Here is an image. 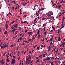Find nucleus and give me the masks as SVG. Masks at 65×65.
I'll return each mask as SVG.
<instances>
[{"mask_svg": "<svg viewBox=\"0 0 65 65\" xmlns=\"http://www.w3.org/2000/svg\"><path fill=\"white\" fill-rule=\"evenodd\" d=\"M12 62L11 63V65H14V63H15V60L14 58H13L12 59Z\"/></svg>", "mask_w": 65, "mask_h": 65, "instance_id": "f257e3e1", "label": "nucleus"}, {"mask_svg": "<svg viewBox=\"0 0 65 65\" xmlns=\"http://www.w3.org/2000/svg\"><path fill=\"white\" fill-rule=\"evenodd\" d=\"M29 61H30H30H31V60L30 59V60H29V58H28L26 60V64H27V63H28Z\"/></svg>", "mask_w": 65, "mask_h": 65, "instance_id": "f03ea898", "label": "nucleus"}, {"mask_svg": "<svg viewBox=\"0 0 65 65\" xmlns=\"http://www.w3.org/2000/svg\"><path fill=\"white\" fill-rule=\"evenodd\" d=\"M18 25V24H16L15 25H13V26H14L15 27V28H17V26Z\"/></svg>", "mask_w": 65, "mask_h": 65, "instance_id": "7ed1b4c3", "label": "nucleus"}, {"mask_svg": "<svg viewBox=\"0 0 65 65\" xmlns=\"http://www.w3.org/2000/svg\"><path fill=\"white\" fill-rule=\"evenodd\" d=\"M47 54V53H45V54H44L43 55V58H44L45 57V55H46V54Z\"/></svg>", "mask_w": 65, "mask_h": 65, "instance_id": "20e7f679", "label": "nucleus"}, {"mask_svg": "<svg viewBox=\"0 0 65 65\" xmlns=\"http://www.w3.org/2000/svg\"><path fill=\"white\" fill-rule=\"evenodd\" d=\"M6 61L8 63L10 62V60H9L8 59V58L6 59Z\"/></svg>", "mask_w": 65, "mask_h": 65, "instance_id": "39448f33", "label": "nucleus"}, {"mask_svg": "<svg viewBox=\"0 0 65 65\" xmlns=\"http://www.w3.org/2000/svg\"><path fill=\"white\" fill-rule=\"evenodd\" d=\"M32 32H29L28 33V34H29V36H30L31 35V34H32Z\"/></svg>", "mask_w": 65, "mask_h": 65, "instance_id": "423d86ee", "label": "nucleus"}, {"mask_svg": "<svg viewBox=\"0 0 65 65\" xmlns=\"http://www.w3.org/2000/svg\"><path fill=\"white\" fill-rule=\"evenodd\" d=\"M46 59V61H47V60H50V57H47Z\"/></svg>", "mask_w": 65, "mask_h": 65, "instance_id": "0eeeda50", "label": "nucleus"}, {"mask_svg": "<svg viewBox=\"0 0 65 65\" xmlns=\"http://www.w3.org/2000/svg\"><path fill=\"white\" fill-rule=\"evenodd\" d=\"M51 50V46H50L48 48V51H50Z\"/></svg>", "mask_w": 65, "mask_h": 65, "instance_id": "6e6552de", "label": "nucleus"}, {"mask_svg": "<svg viewBox=\"0 0 65 65\" xmlns=\"http://www.w3.org/2000/svg\"><path fill=\"white\" fill-rule=\"evenodd\" d=\"M5 63V62H1V63L3 65H4Z\"/></svg>", "mask_w": 65, "mask_h": 65, "instance_id": "1a4fd4ad", "label": "nucleus"}, {"mask_svg": "<svg viewBox=\"0 0 65 65\" xmlns=\"http://www.w3.org/2000/svg\"><path fill=\"white\" fill-rule=\"evenodd\" d=\"M63 25H63L61 27L60 29H62V28H64V26H65V25L64 24Z\"/></svg>", "mask_w": 65, "mask_h": 65, "instance_id": "9d476101", "label": "nucleus"}, {"mask_svg": "<svg viewBox=\"0 0 65 65\" xmlns=\"http://www.w3.org/2000/svg\"><path fill=\"white\" fill-rule=\"evenodd\" d=\"M40 34H39L38 35V36L37 37L38 38H40Z\"/></svg>", "mask_w": 65, "mask_h": 65, "instance_id": "9b49d317", "label": "nucleus"}, {"mask_svg": "<svg viewBox=\"0 0 65 65\" xmlns=\"http://www.w3.org/2000/svg\"><path fill=\"white\" fill-rule=\"evenodd\" d=\"M39 32H40V31H39L38 30V31L37 32V34H39Z\"/></svg>", "mask_w": 65, "mask_h": 65, "instance_id": "f8f14e48", "label": "nucleus"}, {"mask_svg": "<svg viewBox=\"0 0 65 65\" xmlns=\"http://www.w3.org/2000/svg\"><path fill=\"white\" fill-rule=\"evenodd\" d=\"M58 33L59 34H60V30L59 29L58 30Z\"/></svg>", "mask_w": 65, "mask_h": 65, "instance_id": "ddd939ff", "label": "nucleus"}, {"mask_svg": "<svg viewBox=\"0 0 65 65\" xmlns=\"http://www.w3.org/2000/svg\"><path fill=\"white\" fill-rule=\"evenodd\" d=\"M7 46H8V45L6 44H5V47H7Z\"/></svg>", "mask_w": 65, "mask_h": 65, "instance_id": "4468645a", "label": "nucleus"}, {"mask_svg": "<svg viewBox=\"0 0 65 65\" xmlns=\"http://www.w3.org/2000/svg\"><path fill=\"white\" fill-rule=\"evenodd\" d=\"M41 10H44V8H41Z\"/></svg>", "mask_w": 65, "mask_h": 65, "instance_id": "2eb2a0df", "label": "nucleus"}, {"mask_svg": "<svg viewBox=\"0 0 65 65\" xmlns=\"http://www.w3.org/2000/svg\"><path fill=\"white\" fill-rule=\"evenodd\" d=\"M7 33V31H6L4 33V34H6Z\"/></svg>", "mask_w": 65, "mask_h": 65, "instance_id": "dca6fc26", "label": "nucleus"}, {"mask_svg": "<svg viewBox=\"0 0 65 65\" xmlns=\"http://www.w3.org/2000/svg\"><path fill=\"white\" fill-rule=\"evenodd\" d=\"M55 59H56V60H59V58H58L57 57H56L55 58Z\"/></svg>", "mask_w": 65, "mask_h": 65, "instance_id": "f3484780", "label": "nucleus"}, {"mask_svg": "<svg viewBox=\"0 0 65 65\" xmlns=\"http://www.w3.org/2000/svg\"><path fill=\"white\" fill-rule=\"evenodd\" d=\"M11 28H12V29H14V27L13 26L11 27Z\"/></svg>", "mask_w": 65, "mask_h": 65, "instance_id": "a211bd4d", "label": "nucleus"}, {"mask_svg": "<svg viewBox=\"0 0 65 65\" xmlns=\"http://www.w3.org/2000/svg\"><path fill=\"white\" fill-rule=\"evenodd\" d=\"M37 46V45H35V46H34V48H35V47H36Z\"/></svg>", "mask_w": 65, "mask_h": 65, "instance_id": "6ab92c4d", "label": "nucleus"}, {"mask_svg": "<svg viewBox=\"0 0 65 65\" xmlns=\"http://www.w3.org/2000/svg\"><path fill=\"white\" fill-rule=\"evenodd\" d=\"M14 22H15V21H13L11 23V24H13V23H14Z\"/></svg>", "mask_w": 65, "mask_h": 65, "instance_id": "aec40b11", "label": "nucleus"}, {"mask_svg": "<svg viewBox=\"0 0 65 65\" xmlns=\"http://www.w3.org/2000/svg\"><path fill=\"white\" fill-rule=\"evenodd\" d=\"M3 60L2 59L1 60H0V63H1L2 62V61H3Z\"/></svg>", "mask_w": 65, "mask_h": 65, "instance_id": "412c9836", "label": "nucleus"}, {"mask_svg": "<svg viewBox=\"0 0 65 65\" xmlns=\"http://www.w3.org/2000/svg\"><path fill=\"white\" fill-rule=\"evenodd\" d=\"M51 65H53V62H51Z\"/></svg>", "mask_w": 65, "mask_h": 65, "instance_id": "4be33fe9", "label": "nucleus"}, {"mask_svg": "<svg viewBox=\"0 0 65 65\" xmlns=\"http://www.w3.org/2000/svg\"><path fill=\"white\" fill-rule=\"evenodd\" d=\"M58 41H60V37H58Z\"/></svg>", "mask_w": 65, "mask_h": 65, "instance_id": "5701e85b", "label": "nucleus"}, {"mask_svg": "<svg viewBox=\"0 0 65 65\" xmlns=\"http://www.w3.org/2000/svg\"><path fill=\"white\" fill-rule=\"evenodd\" d=\"M18 32V31H17L15 32V35H16V34H17V32Z\"/></svg>", "mask_w": 65, "mask_h": 65, "instance_id": "b1692460", "label": "nucleus"}, {"mask_svg": "<svg viewBox=\"0 0 65 65\" xmlns=\"http://www.w3.org/2000/svg\"><path fill=\"white\" fill-rule=\"evenodd\" d=\"M42 20H44V19H45V18H44V17H43V18L42 17Z\"/></svg>", "mask_w": 65, "mask_h": 65, "instance_id": "393cba45", "label": "nucleus"}, {"mask_svg": "<svg viewBox=\"0 0 65 65\" xmlns=\"http://www.w3.org/2000/svg\"><path fill=\"white\" fill-rule=\"evenodd\" d=\"M6 28H8V25H7V26H6Z\"/></svg>", "mask_w": 65, "mask_h": 65, "instance_id": "a878e982", "label": "nucleus"}, {"mask_svg": "<svg viewBox=\"0 0 65 65\" xmlns=\"http://www.w3.org/2000/svg\"><path fill=\"white\" fill-rule=\"evenodd\" d=\"M21 4H22V5H24V6H25V5H26L24 4V3H22Z\"/></svg>", "mask_w": 65, "mask_h": 65, "instance_id": "bb28decb", "label": "nucleus"}, {"mask_svg": "<svg viewBox=\"0 0 65 65\" xmlns=\"http://www.w3.org/2000/svg\"><path fill=\"white\" fill-rule=\"evenodd\" d=\"M14 7H13L12 8V10H14Z\"/></svg>", "mask_w": 65, "mask_h": 65, "instance_id": "cd10ccee", "label": "nucleus"}, {"mask_svg": "<svg viewBox=\"0 0 65 65\" xmlns=\"http://www.w3.org/2000/svg\"><path fill=\"white\" fill-rule=\"evenodd\" d=\"M61 6L60 5H59V6H58V8H61Z\"/></svg>", "mask_w": 65, "mask_h": 65, "instance_id": "c85d7f7f", "label": "nucleus"}, {"mask_svg": "<svg viewBox=\"0 0 65 65\" xmlns=\"http://www.w3.org/2000/svg\"><path fill=\"white\" fill-rule=\"evenodd\" d=\"M58 55L59 56H61V54L60 53H58Z\"/></svg>", "mask_w": 65, "mask_h": 65, "instance_id": "c756f323", "label": "nucleus"}, {"mask_svg": "<svg viewBox=\"0 0 65 65\" xmlns=\"http://www.w3.org/2000/svg\"><path fill=\"white\" fill-rule=\"evenodd\" d=\"M33 60H32L31 62L30 63V64H33Z\"/></svg>", "mask_w": 65, "mask_h": 65, "instance_id": "7c9ffc66", "label": "nucleus"}, {"mask_svg": "<svg viewBox=\"0 0 65 65\" xmlns=\"http://www.w3.org/2000/svg\"><path fill=\"white\" fill-rule=\"evenodd\" d=\"M22 38H23L22 37H21L20 38H19V39L20 40H22Z\"/></svg>", "mask_w": 65, "mask_h": 65, "instance_id": "2f4dec72", "label": "nucleus"}, {"mask_svg": "<svg viewBox=\"0 0 65 65\" xmlns=\"http://www.w3.org/2000/svg\"><path fill=\"white\" fill-rule=\"evenodd\" d=\"M10 47H13V45H11Z\"/></svg>", "mask_w": 65, "mask_h": 65, "instance_id": "473e14b6", "label": "nucleus"}, {"mask_svg": "<svg viewBox=\"0 0 65 65\" xmlns=\"http://www.w3.org/2000/svg\"><path fill=\"white\" fill-rule=\"evenodd\" d=\"M15 29L14 28L13 30V32H15Z\"/></svg>", "mask_w": 65, "mask_h": 65, "instance_id": "72a5a7b5", "label": "nucleus"}, {"mask_svg": "<svg viewBox=\"0 0 65 65\" xmlns=\"http://www.w3.org/2000/svg\"><path fill=\"white\" fill-rule=\"evenodd\" d=\"M45 26V24H44L43 25V27H44V26Z\"/></svg>", "mask_w": 65, "mask_h": 65, "instance_id": "f704fd0d", "label": "nucleus"}, {"mask_svg": "<svg viewBox=\"0 0 65 65\" xmlns=\"http://www.w3.org/2000/svg\"><path fill=\"white\" fill-rule=\"evenodd\" d=\"M53 39V37L52 36V38L50 39L52 40V39Z\"/></svg>", "mask_w": 65, "mask_h": 65, "instance_id": "c9c22d12", "label": "nucleus"}, {"mask_svg": "<svg viewBox=\"0 0 65 65\" xmlns=\"http://www.w3.org/2000/svg\"><path fill=\"white\" fill-rule=\"evenodd\" d=\"M37 49L38 50H39V47H37Z\"/></svg>", "mask_w": 65, "mask_h": 65, "instance_id": "e433bc0d", "label": "nucleus"}, {"mask_svg": "<svg viewBox=\"0 0 65 65\" xmlns=\"http://www.w3.org/2000/svg\"><path fill=\"white\" fill-rule=\"evenodd\" d=\"M36 18L34 20V21L35 22L36 21Z\"/></svg>", "mask_w": 65, "mask_h": 65, "instance_id": "4c0bfd02", "label": "nucleus"}, {"mask_svg": "<svg viewBox=\"0 0 65 65\" xmlns=\"http://www.w3.org/2000/svg\"><path fill=\"white\" fill-rule=\"evenodd\" d=\"M63 65L65 64V61H64L63 62Z\"/></svg>", "mask_w": 65, "mask_h": 65, "instance_id": "58836bf2", "label": "nucleus"}, {"mask_svg": "<svg viewBox=\"0 0 65 65\" xmlns=\"http://www.w3.org/2000/svg\"><path fill=\"white\" fill-rule=\"evenodd\" d=\"M44 34L45 35H46V31L44 33Z\"/></svg>", "mask_w": 65, "mask_h": 65, "instance_id": "ea45409f", "label": "nucleus"}, {"mask_svg": "<svg viewBox=\"0 0 65 65\" xmlns=\"http://www.w3.org/2000/svg\"><path fill=\"white\" fill-rule=\"evenodd\" d=\"M62 44L63 45H65V44H64V42H63V43H62Z\"/></svg>", "mask_w": 65, "mask_h": 65, "instance_id": "a19ab883", "label": "nucleus"}, {"mask_svg": "<svg viewBox=\"0 0 65 65\" xmlns=\"http://www.w3.org/2000/svg\"><path fill=\"white\" fill-rule=\"evenodd\" d=\"M24 36H25V35L24 34L22 36V37H23Z\"/></svg>", "mask_w": 65, "mask_h": 65, "instance_id": "79ce46f5", "label": "nucleus"}, {"mask_svg": "<svg viewBox=\"0 0 65 65\" xmlns=\"http://www.w3.org/2000/svg\"><path fill=\"white\" fill-rule=\"evenodd\" d=\"M6 57H7V58H8L9 57V56H8L7 55H6Z\"/></svg>", "mask_w": 65, "mask_h": 65, "instance_id": "37998d69", "label": "nucleus"}, {"mask_svg": "<svg viewBox=\"0 0 65 65\" xmlns=\"http://www.w3.org/2000/svg\"><path fill=\"white\" fill-rule=\"evenodd\" d=\"M19 30H21V27H19Z\"/></svg>", "mask_w": 65, "mask_h": 65, "instance_id": "c03bdc74", "label": "nucleus"}, {"mask_svg": "<svg viewBox=\"0 0 65 65\" xmlns=\"http://www.w3.org/2000/svg\"><path fill=\"white\" fill-rule=\"evenodd\" d=\"M54 58H55L54 57H52V58H51V59L52 60H54Z\"/></svg>", "mask_w": 65, "mask_h": 65, "instance_id": "a18cd8bd", "label": "nucleus"}, {"mask_svg": "<svg viewBox=\"0 0 65 65\" xmlns=\"http://www.w3.org/2000/svg\"><path fill=\"white\" fill-rule=\"evenodd\" d=\"M9 14L10 15H12V14H11V13L10 12L9 13Z\"/></svg>", "mask_w": 65, "mask_h": 65, "instance_id": "49530a36", "label": "nucleus"}, {"mask_svg": "<svg viewBox=\"0 0 65 65\" xmlns=\"http://www.w3.org/2000/svg\"><path fill=\"white\" fill-rule=\"evenodd\" d=\"M31 58V55H30L29 56V59H30Z\"/></svg>", "mask_w": 65, "mask_h": 65, "instance_id": "de8ad7c7", "label": "nucleus"}, {"mask_svg": "<svg viewBox=\"0 0 65 65\" xmlns=\"http://www.w3.org/2000/svg\"><path fill=\"white\" fill-rule=\"evenodd\" d=\"M31 39H29L28 40V41H31Z\"/></svg>", "mask_w": 65, "mask_h": 65, "instance_id": "09e8293b", "label": "nucleus"}, {"mask_svg": "<svg viewBox=\"0 0 65 65\" xmlns=\"http://www.w3.org/2000/svg\"><path fill=\"white\" fill-rule=\"evenodd\" d=\"M45 61H46V59H45V60H43V61L44 62H45Z\"/></svg>", "mask_w": 65, "mask_h": 65, "instance_id": "8fccbe9b", "label": "nucleus"}, {"mask_svg": "<svg viewBox=\"0 0 65 65\" xmlns=\"http://www.w3.org/2000/svg\"><path fill=\"white\" fill-rule=\"evenodd\" d=\"M65 19V17H63V20H64Z\"/></svg>", "mask_w": 65, "mask_h": 65, "instance_id": "3c124183", "label": "nucleus"}, {"mask_svg": "<svg viewBox=\"0 0 65 65\" xmlns=\"http://www.w3.org/2000/svg\"><path fill=\"white\" fill-rule=\"evenodd\" d=\"M36 13V15H37V16H38V13H37V12Z\"/></svg>", "mask_w": 65, "mask_h": 65, "instance_id": "603ef678", "label": "nucleus"}, {"mask_svg": "<svg viewBox=\"0 0 65 65\" xmlns=\"http://www.w3.org/2000/svg\"><path fill=\"white\" fill-rule=\"evenodd\" d=\"M55 51V49H54V50H53L52 51V52H53V51Z\"/></svg>", "mask_w": 65, "mask_h": 65, "instance_id": "864d4df0", "label": "nucleus"}, {"mask_svg": "<svg viewBox=\"0 0 65 65\" xmlns=\"http://www.w3.org/2000/svg\"><path fill=\"white\" fill-rule=\"evenodd\" d=\"M41 47H43V45H41Z\"/></svg>", "mask_w": 65, "mask_h": 65, "instance_id": "5fc2aeb1", "label": "nucleus"}, {"mask_svg": "<svg viewBox=\"0 0 65 65\" xmlns=\"http://www.w3.org/2000/svg\"><path fill=\"white\" fill-rule=\"evenodd\" d=\"M35 39V37H34L32 38V39Z\"/></svg>", "mask_w": 65, "mask_h": 65, "instance_id": "6e6d98bb", "label": "nucleus"}, {"mask_svg": "<svg viewBox=\"0 0 65 65\" xmlns=\"http://www.w3.org/2000/svg\"><path fill=\"white\" fill-rule=\"evenodd\" d=\"M50 44H51V45L52 44H53V43H52V42H51L50 43Z\"/></svg>", "mask_w": 65, "mask_h": 65, "instance_id": "4d7b16f0", "label": "nucleus"}, {"mask_svg": "<svg viewBox=\"0 0 65 65\" xmlns=\"http://www.w3.org/2000/svg\"><path fill=\"white\" fill-rule=\"evenodd\" d=\"M8 22H9V21H6V23H8Z\"/></svg>", "mask_w": 65, "mask_h": 65, "instance_id": "13d9d810", "label": "nucleus"}, {"mask_svg": "<svg viewBox=\"0 0 65 65\" xmlns=\"http://www.w3.org/2000/svg\"><path fill=\"white\" fill-rule=\"evenodd\" d=\"M18 7H17V8H20V6H19V5H18Z\"/></svg>", "mask_w": 65, "mask_h": 65, "instance_id": "bf43d9fd", "label": "nucleus"}, {"mask_svg": "<svg viewBox=\"0 0 65 65\" xmlns=\"http://www.w3.org/2000/svg\"><path fill=\"white\" fill-rule=\"evenodd\" d=\"M3 46H2L1 47V48H3Z\"/></svg>", "mask_w": 65, "mask_h": 65, "instance_id": "052dcab7", "label": "nucleus"}, {"mask_svg": "<svg viewBox=\"0 0 65 65\" xmlns=\"http://www.w3.org/2000/svg\"><path fill=\"white\" fill-rule=\"evenodd\" d=\"M39 60L38 59L37 60V62H38H38H39Z\"/></svg>", "mask_w": 65, "mask_h": 65, "instance_id": "680f3d73", "label": "nucleus"}, {"mask_svg": "<svg viewBox=\"0 0 65 65\" xmlns=\"http://www.w3.org/2000/svg\"><path fill=\"white\" fill-rule=\"evenodd\" d=\"M31 52H32V51H30L29 52V54H30V53H31Z\"/></svg>", "mask_w": 65, "mask_h": 65, "instance_id": "e2e57ef3", "label": "nucleus"}, {"mask_svg": "<svg viewBox=\"0 0 65 65\" xmlns=\"http://www.w3.org/2000/svg\"><path fill=\"white\" fill-rule=\"evenodd\" d=\"M27 31H28V30H25V32H27Z\"/></svg>", "mask_w": 65, "mask_h": 65, "instance_id": "0e129e2a", "label": "nucleus"}, {"mask_svg": "<svg viewBox=\"0 0 65 65\" xmlns=\"http://www.w3.org/2000/svg\"><path fill=\"white\" fill-rule=\"evenodd\" d=\"M48 17H50V16H51V15L50 14H48Z\"/></svg>", "mask_w": 65, "mask_h": 65, "instance_id": "69168bd1", "label": "nucleus"}, {"mask_svg": "<svg viewBox=\"0 0 65 65\" xmlns=\"http://www.w3.org/2000/svg\"><path fill=\"white\" fill-rule=\"evenodd\" d=\"M21 23V24H24V22H22Z\"/></svg>", "mask_w": 65, "mask_h": 65, "instance_id": "338daca9", "label": "nucleus"}, {"mask_svg": "<svg viewBox=\"0 0 65 65\" xmlns=\"http://www.w3.org/2000/svg\"><path fill=\"white\" fill-rule=\"evenodd\" d=\"M42 41H44V39H43L42 40Z\"/></svg>", "mask_w": 65, "mask_h": 65, "instance_id": "774afa93", "label": "nucleus"}]
</instances>
